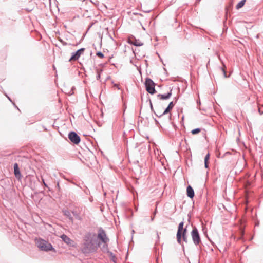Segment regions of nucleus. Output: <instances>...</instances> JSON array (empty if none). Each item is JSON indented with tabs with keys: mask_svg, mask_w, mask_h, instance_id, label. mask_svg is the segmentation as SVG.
<instances>
[{
	"mask_svg": "<svg viewBox=\"0 0 263 263\" xmlns=\"http://www.w3.org/2000/svg\"><path fill=\"white\" fill-rule=\"evenodd\" d=\"M109 242V239L105 231H99L98 234L89 231L83 237L81 250L83 253L88 254L96 252L100 247L101 251L105 253L108 251Z\"/></svg>",
	"mask_w": 263,
	"mask_h": 263,
	"instance_id": "nucleus-1",
	"label": "nucleus"
},
{
	"mask_svg": "<svg viewBox=\"0 0 263 263\" xmlns=\"http://www.w3.org/2000/svg\"><path fill=\"white\" fill-rule=\"evenodd\" d=\"M35 243L36 247L41 251L48 252L54 250L50 243L41 238H36L35 239Z\"/></svg>",
	"mask_w": 263,
	"mask_h": 263,
	"instance_id": "nucleus-2",
	"label": "nucleus"
},
{
	"mask_svg": "<svg viewBox=\"0 0 263 263\" xmlns=\"http://www.w3.org/2000/svg\"><path fill=\"white\" fill-rule=\"evenodd\" d=\"M145 85L146 90L148 93L154 94L156 92L155 83L152 80L149 78H147L145 82Z\"/></svg>",
	"mask_w": 263,
	"mask_h": 263,
	"instance_id": "nucleus-3",
	"label": "nucleus"
},
{
	"mask_svg": "<svg viewBox=\"0 0 263 263\" xmlns=\"http://www.w3.org/2000/svg\"><path fill=\"white\" fill-rule=\"evenodd\" d=\"M186 231H177V240L178 242L183 246L182 244V240L185 242H187V236L186 235Z\"/></svg>",
	"mask_w": 263,
	"mask_h": 263,
	"instance_id": "nucleus-4",
	"label": "nucleus"
},
{
	"mask_svg": "<svg viewBox=\"0 0 263 263\" xmlns=\"http://www.w3.org/2000/svg\"><path fill=\"white\" fill-rule=\"evenodd\" d=\"M68 138L74 144H78L80 142V137L75 132H70L68 134Z\"/></svg>",
	"mask_w": 263,
	"mask_h": 263,
	"instance_id": "nucleus-5",
	"label": "nucleus"
},
{
	"mask_svg": "<svg viewBox=\"0 0 263 263\" xmlns=\"http://www.w3.org/2000/svg\"><path fill=\"white\" fill-rule=\"evenodd\" d=\"M192 239L196 246H198L201 243L200 236L198 231H192Z\"/></svg>",
	"mask_w": 263,
	"mask_h": 263,
	"instance_id": "nucleus-6",
	"label": "nucleus"
},
{
	"mask_svg": "<svg viewBox=\"0 0 263 263\" xmlns=\"http://www.w3.org/2000/svg\"><path fill=\"white\" fill-rule=\"evenodd\" d=\"M85 49L84 48H82L78 50L76 52H73L72 53V56L69 60V61H76L78 60L81 55L83 53Z\"/></svg>",
	"mask_w": 263,
	"mask_h": 263,
	"instance_id": "nucleus-7",
	"label": "nucleus"
},
{
	"mask_svg": "<svg viewBox=\"0 0 263 263\" xmlns=\"http://www.w3.org/2000/svg\"><path fill=\"white\" fill-rule=\"evenodd\" d=\"M61 239L67 245H68L70 247H76V243L74 241L71 239H70L68 236L66 235L63 234L61 236Z\"/></svg>",
	"mask_w": 263,
	"mask_h": 263,
	"instance_id": "nucleus-8",
	"label": "nucleus"
},
{
	"mask_svg": "<svg viewBox=\"0 0 263 263\" xmlns=\"http://www.w3.org/2000/svg\"><path fill=\"white\" fill-rule=\"evenodd\" d=\"M128 43L136 46H141L143 45V43L139 40H136L134 37H131L128 39Z\"/></svg>",
	"mask_w": 263,
	"mask_h": 263,
	"instance_id": "nucleus-9",
	"label": "nucleus"
},
{
	"mask_svg": "<svg viewBox=\"0 0 263 263\" xmlns=\"http://www.w3.org/2000/svg\"><path fill=\"white\" fill-rule=\"evenodd\" d=\"M174 106V104L173 103V102H171L168 106L167 107V108L165 109V110L163 112L162 114H161V115H157L156 113H155V115L156 116H157L158 117H161V116L167 114L168 112H169L170 111V110L173 108Z\"/></svg>",
	"mask_w": 263,
	"mask_h": 263,
	"instance_id": "nucleus-10",
	"label": "nucleus"
},
{
	"mask_svg": "<svg viewBox=\"0 0 263 263\" xmlns=\"http://www.w3.org/2000/svg\"><path fill=\"white\" fill-rule=\"evenodd\" d=\"M14 173L16 178L18 179L21 178L22 175L18 168V165L16 163L14 165Z\"/></svg>",
	"mask_w": 263,
	"mask_h": 263,
	"instance_id": "nucleus-11",
	"label": "nucleus"
},
{
	"mask_svg": "<svg viewBox=\"0 0 263 263\" xmlns=\"http://www.w3.org/2000/svg\"><path fill=\"white\" fill-rule=\"evenodd\" d=\"M172 90L166 94H158V98L161 100H167L169 99L172 96Z\"/></svg>",
	"mask_w": 263,
	"mask_h": 263,
	"instance_id": "nucleus-12",
	"label": "nucleus"
},
{
	"mask_svg": "<svg viewBox=\"0 0 263 263\" xmlns=\"http://www.w3.org/2000/svg\"><path fill=\"white\" fill-rule=\"evenodd\" d=\"M186 191L187 196L190 198H193L194 196V191L193 189L190 185H189L187 187Z\"/></svg>",
	"mask_w": 263,
	"mask_h": 263,
	"instance_id": "nucleus-13",
	"label": "nucleus"
},
{
	"mask_svg": "<svg viewBox=\"0 0 263 263\" xmlns=\"http://www.w3.org/2000/svg\"><path fill=\"white\" fill-rule=\"evenodd\" d=\"M63 213L64 216H65L69 220L71 221H73V218L72 217L71 212L68 210H63Z\"/></svg>",
	"mask_w": 263,
	"mask_h": 263,
	"instance_id": "nucleus-14",
	"label": "nucleus"
},
{
	"mask_svg": "<svg viewBox=\"0 0 263 263\" xmlns=\"http://www.w3.org/2000/svg\"><path fill=\"white\" fill-rule=\"evenodd\" d=\"M246 1V0H241L240 2H239L236 6V9L238 10L242 8L244 6Z\"/></svg>",
	"mask_w": 263,
	"mask_h": 263,
	"instance_id": "nucleus-15",
	"label": "nucleus"
},
{
	"mask_svg": "<svg viewBox=\"0 0 263 263\" xmlns=\"http://www.w3.org/2000/svg\"><path fill=\"white\" fill-rule=\"evenodd\" d=\"M72 213L73 215L75 217L76 219H77L79 220H82V218L76 211H73L72 212Z\"/></svg>",
	"mask_w": 263,
	"mask_h": 263,
	"instance_id": "nucleus-16",
	"label": "nucleus"
},
{
	"mask_svg": "<svg viewBox=\"0 0 263 263\" xmlns=\"http://www.w3.org/2000/svg\"><path fill=\"white\" fill-rule=\"evenodd\" d=\"M106 253H108L111 257V259L112 261H113L114 262H116V256L115 254H113L111 252H110L108 250V251L106 252Z\"/></svg>",
	"mask_w": 263,
	"mask_h": 263,
	"instance_id": "nucleus-17",
	"label": "nucleus"
},
{
	"mask_svg": "<svg viewBox=\"0 0 263 263\" xmlns=\"http://www.w3.org/2000/svg\"><path fill=\"white\" fill-rule=\"evenodd\" d=\"M183 225H184V223L183 222H181L179 226H178V231H181V230H186V229L185 228V229H183Z\"/></svg>",
	"mask_w": 263,
	"mask_h": 263,
	"instance_id": "nucleus-18",
	"label": "nucleus"
},
{
	"mask_svg": "<svg viewBox=\"0 0 263 263\" xmlns=\"http://www.w3.org/2000/svg\"><path fill=\"white\" fill-rule=\"evenodd\" d=\"M222 64H223V63H222ZM226 67L224 64H223V67L220 68V69L221 70V71H222V72L223 73L224 78L227 77V76L226 74Z\"/></svg>",
	"mask_w": 263,
	"mask_h": 263,
	"instance_id": "nucleus-19",
	"label": "nucleus"
},
{
	"mask_svg": "<svg viewBox=\"0 0 263 263\" xmlns=\"http://www.w3.org/2000/svg\"><path fill=\"white\" fill-rule=\"evenodd\" d=\"M200 131H201L200 128H195L194 129H193L191 131V133H192V134L195 135V134L199 133Z\"/></svg>",
	"mask_w": 263,
	"mask_h": 263,
	"instance_id": "nucleus-20",
	"label": "nucleus"
},
{
	"mask_svg": "<svg viewBox=\"0 0 263 263\" xmlns=\"http://www.w3.org/2000/svg\"><path fill=\"white\" fill-rule=\"evenodd\" d=\"M96 55L100 58H103L104 57V54L101 52H98L97 53H96Z\"/></svg>",
	"mask_w": 263,
	"mask_h": 263,
	"instance_id": "nucleus-21",
	"label": "nucleus"
},
{
	"mask_svg": "<svg viewBox=\"0 0 263 263\" xmlns=\"http://www.w3.org/2000/svg\"><path fill=\"white\" fill-rule=\"evenodd\" d=\"M209 158H210V154H209V153H208V154L206 155V156H205V158H204V160H205V161H209Z\"/></svg>",
	"mask_w": 263,
	"mask_h": 263,
	"instance_id": "nucleus-22",
	"label": "nucleus"
},
{
	"mask_svg": "<svg viewBox=\"0 0 263 263\" xmlns=\"http://www.w3.org/2000/svg\"><path fill=\"white\" fill-rule=\"evenodd\" d=\"M96 78L97 80H99L100 78V72L99 70H97Z\"/></svg>",
	"mask_w": 263,
	"mask_h": 263,
	"instance_id": "nucleus-23",
	"label": "nucleus"
},
{
	"mask_svg": "<svg viewBox=\"0 0 263 263\" xmlns=\"http://www.w3.org/2000/svg\"><path fill=\"white\" fill-rule=\"evenodd\" d=\"M204 165L205 168H208L209 167L208 161L204 160Z\"/></svg>",
	"mask_w": 263,
	"mask_h": 263,
	"instance_id": "nucleus-24",
	"label": "nucleus"
},
{
	"mask_svg": "<svg viewBox=\"0 0 263 263\" xmlns=\"http://www.w3.org/2000/svg\"><path fill=\"white\" fill-rule=\"evenodd\" d=\"M150 107H151V109L152 111H154V113L155 114L156 112L154 110L153 106V105H152V103L151 102H150Z\"/></svg>",
	"mask_w": 263,
	"mask_h": 263,
	"instance_id": "nucleus-25",
	"label": "nucleus"
},
{
	"mask_svg": "<svg viewBox=\"0 0 263 263\" xmlns=\"http://www.w3.org/2000/svg\"><path fill=\"white\" fill-rule=\"evenodd\" d=\"M42 182H43L44 186H46V187H48L47 184L45 183L44 179L43 178H42Z\"/></svg>",
	"mask_w": 263,
	"mask_h": 263,
	"instance_id": "nucleus-26",
	"label": "nucleus"
},
{
	"mask_svg": "<svg viewBox=\"0 0 263 263\" xmlns=\"http://www.w3.org/2000/svg\"><path fill=\"white\" fill-rule=\"evenodd\" d=\"M115 86H116V87H118L119 89H120L118 85L116 84Z\"/></svg>",
	"mask_w": 263,
	"mask_h": 263,
	"instance_id": "nucleus-27",
	"label": "nucleus"
},
{
	"mask_svg": "<svg viewBox=\"0 0 263 263\" xmlns=\"http://www.w3.org/2000/svg\"><path fill=\"white\" fill-rule=\"evenodd\" d=\"M169 119H170V120H171V114L169 115Z\"/></svg>",
	"mask_w": 263,
	"mask_h": 263,
	"instance_id": "nucleus-28",
	"label": "nucleus"
},
{
	"mask_svg": "<svg viewBox=\"0 0 263 263\" xmlns=\"http://www.w3.org/2000/svg\"><path fill=\"white\" fill-rule=\"evenodd\" d=\"M193 230L195 231V230H197L195 228H194L193 229Z\"/></svg>",
	"mask_w": 263,
	"mask_h": 263,
	"instance_id": "nucleus-29",
	"label": "nucleus"
},
{
	"mask_svg": "<svg viewBox=\"0 0 263 263\" xmlns=\"http://www.w3.org/2000/svg\"><path fill=\"white\" fill-rule=\"evenodd\" d=\"M8 99L10 101H12L10 99V98L9 97H7Z\"/></svg>",
	"mask_w": 263,
	"mask_h": 263,
	"instance_id": "nucleus-30",
	"label": "nucleus"
},
{
	"mask_svg": "<svg viewBox=\"0 0 263 263\" xmlns=\"http://www.w3.org/2000/svg\"><path fill=\"white\" fill-rule=\"evenodd\" d=\"M239 230L242 231V230H243V228H241V229H240Z\"/></svg>",
	"mask_w": 263,
	"mask_h": 263,
	"instance_id": "nucleus-31",
	"label": "nucleus"
},
{
	"mask_svg": "<svg viewBox=\"0 0 263 263\" xmlns=\"http://www.w3.org/2000/svg\"><path fill=\"white\" fill-rule=\"evenodd\" d=\"M156 114H157V115H161V114H160L159 113H157V112H156Z\"/></svg>",
	"mask_w": 263,
	"mask_h": 263,
	"instance_id": "nucleus-32",
	"label": "nucleus"
},
{
	"mask_svg": "<svg viewBox=\"0 0 263 263\" xmlns=\"http://www.w3.org/2000/svg\"><path fill=\"white\" fill-rule=\"evenodd\" d=\"M101 230H103L102 228H101L100 229H99V231H101Z\"/></svg>",
	"mask_w": 263,
	"mask_h": 263,
	"instance_id": "nucleus-33",
	"label": "nucleus"
},
{
	"mask_svg": "<svg viewBox=\"0 0 263 263\" xmlns=\"http://www.w3.org/2000/svg\"><path fill=\"white\" fill-rule=\"evenodd\" d=\"M245 231H242V232H244ZM242 235H243V233L242 234Z\"/></svg>",
	"mask_w": 263,
	"mask_h": 263,
	"instance_id": "nucleus-34",
	"label": "nucleus"
}]
</instances>
